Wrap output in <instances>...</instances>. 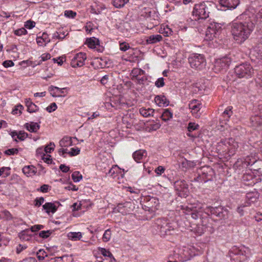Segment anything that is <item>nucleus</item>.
Listing matches in <instances>:
<instances>
[{
	"label": "nucleus",
	"instance_id": "obj_45",
	"mask_svg": "<svg viewBox=\"0 0 262 262\" xmlns=\"http://www.w3.org/2000/svg\"><path fill=\"white\" fill-rule=\"evenodd\" d=\"M55 147V144L53 143H50L45 147V151L46 153H51L52 151H53Z\"/></svg>",
	"mask_w": 262,
	"mask_h": 262
},
{
	"label": "nucleus",
	"instance_id": "obj_14",
	"mask_svg": "<svg viewBox=\"0 0 262 262\" xmlns=\"http://www.w3.org/2000/svg\"><path fill=\"white\" fill-rule=\"evenodd\" d=\"M219 4L222 7L227 9H234L239 4V0H219Z\"/></svg>",
	"mask_w": 262,
	"mask_h": 262
},
{
	"label": "nucleus",
	"instance_id": "obj_60",
	"mask_svg": "<svg viewBox=\"0 0 262 262\" xmlns=\"http://www.w3.org/2000/svg\"><path fill=\"white\" fill-rule=\"evenodd\" d=\"M67 35L64 34V33H62V36H61V33L56 32L53 34V37L56 39H63Z\"/></svg>",
	"mask_w": 262,
	"mask_h": 262
},
{
	"label": "nucleus",
	"instance_id": "obj_38",
	"mask_svg": "<svg viewBox=\"0 0 262 262\" xmlns=\"http://www.w3.org/2000/svg\"><path fill=\"white\" fill-rule=\"evenodd\" d=\"M18 152V149L17 148H10L4 151L5 154L10 156V155H14L17 154Z\"/></svg>",
	"mask_w": 262,
	"mask_h": 262
},
{
	"label": "nucleus",
	"instance_id": "obj_13",
	"mask_svg": "<svg viewBox=\"0 0 262 262\" xmlns=\"http://www.w3.org/2000/svg\"><path fill=\"white\" fill-rule=\"evenodd\" d=\"M68 90L67 88H59L57 86L51 85L48 88V91L50 92L51 95L54 97H64L66 94H63L65 93V91Z\"/></svg>",
	"mask_w": 262,
	"mask_h": 262
},
{
	"label": "nucleus",
	"instance_id": "obj_41",
	"mask_svg": "<svg viewBox=\"0 0 262 262\" xmlns=\"http://www.w3.org/2000/svg\"><path fill=\"white\" fill-rule=\"evenodd\" d=\"M51 55L49 53H45V54H43L41 56H40V58H41V60L36 64H35V65H39L41 64V63L42 62V61H45L48 59H49L51 58Z\"/></svg>",
	"mask_w": 262,
	"mask_h": 262
},
{
	"label": "nucleus",
	"instance_id": "obj_46",
	"mask_svg": "<svg viewBox=\"0 0 262 262\" xmlns=\"http://www.w3.org/2000/svg\"><path fill=\"white\" fill-rule=\"evenodd\" d=\"M27 33V30L24 28H21L14 31V34L17 36H21Z\"/></svg>",
	"mask_w": 262,
	"mask_h": 262
},
{
	"label": "nucleus",
	"instance_id": "obj_43",
	"mask_svg": "<svg viewBox=\"0 0 262 262\" xmlns=\"http://www.w3.org/2000/svg\"><path fill=\"white\" fill-rule=\"evenodd\" d=\"M10 168L8 167H3L0 168V176L3 174H5V177H7L10 174Z\"/></svg>",
	"mask_w": 262,
	"mask_h": 262
},
{
	"label": "nucleus",
	"instance_id": "obj_12",
	"mask_svg": "<svg viewBox=\"0 0 262 262\" xmlns=\"http://www.w3.org/2000/svg\"><path fill=\"white\" fill-rule=\"evenodd\" d=\"M231 252L235 255L245 256V258L251 254V251L249 248L244 246H241L238 247H234L232 248Z\"/></svg>",
	"mask_w": 262,
	"mask_h": 262
},
{
	"label": "nucleus",
	"instance_id": "obj_3",
	"mask_svg": "<svg viewBox=\"0 0 262 262\" xmlns=\"http://www.w3.org/2000/svg\"><path fill=\"white\" fill-rule=\"evenodd\" d=\"M154 227L161 236L172 234L173 228L164 219H158L155 221Z\"/></svg>",
	"mask_w": 262,
	"mask_h": 262
},
{
	"label": "nucleus",
	"instance_id": "obj_49",
	"mask_svg": "<svg viewBox=\"0 0 262 262\" xmlns=\"http://www.w3.org/2000/svg\"><path fill=\"white\" fill-rule=\"evenodd\" d=\"M57 108V105L55 102L52 103L50 105L46 107V110L49 113H51L55 111Z\"/></svg>",
	"mask_w": 262,
	"mask_h": 262
},
{
	"label": "nucleus",
	"instance_id": "obj_54",
	"mask_svg": "<svg viewBox=\"0 0 262 262\" xmlns=\"http://www.w3.org/2000/svg\"><path fill=\"white\" fill-rule=\"evenodd\" d=\"M68 258V257L66 255L61 257H55L53 258L54 261L53 262H65Z\"/></svg>",
	"mask_w": 262,
	"mask_h": 262
},
{
	"label": "nucleus",
	"instance_id": "obj_39",
	"mask_svg": "<svg viewBox=\"0 0 262 262\" xmlns=\"http://www.w3.org/2000/svg\"><path fill=\"white\" fill-rule=\"evenodd\" d=\"M161 125L159 123H155L154 122H150L149 124L148 127L149 130H156L160 127Z\"/></svg>",
	"mask_w": 262,
	"mask_h": 262
},
{
	"label": "nucleus",
	"instance_id": "obj_48",
	"mask_svg": "<svg viewBox=\"0 0 262 262\" xmlns=\"http://www.w3.org/2000/svg\"><path fill=\"white\" fill-rule=\"evenodd\" d=\"M164 79L163 77L158 78L155 82V85L158 88L163 87L164 84Z\"/></svg>",
	"mask_w": 262,
	"mask_h": 262
},
{
	"label": "nucleus",
	"instance_id": "obj_40",
	"mask_svg": "<svg viewBox=\"0 0 262 262\" xmlns=\"http://www.w3.org/2000/svg\"><path fill=\"white\" fill-rule=\"evenodd\" d=\"M199 125L197 124H195V123L193 122H190L189 123L188 125V130L189 132H191L193 130H195L198 129L199 128Z\"/></svg>",
	"mask_w": 262,
	"mask_h": 262
},
{
	"label": "nucleus",
	"instance_id": "obj_64",
	"mask_svg": "<svg viewBox=\"0 0 262 262\" xmlns=\"http://www.w3.org/2000/svg\"><path fill=\"white\" fill-rule=\"evenodd\" d=\"M41 37L43 41L46 43V45L50 41V40L48 37V35L47 33H43Z\"/></svg>",
	"mask_w": 262,
	"mask_h": 262
},
{
	"label": "nucleus",
	"instance_id": "obj_53",
	"mask_svg": "<svg viewBox=\"0 0 262 262\" xmlns=\"http://www.w3.org/2000/svg\"><path fill=\"white\" fill-rule=\"evenodd\" d=\"M3 214L4 215V217L8 221L12 220L13 219V217L10 212L7 210H4L3 212Z\"/></svg>",
	"mask_w": 262,
	"mask_h": 262
},
{
	"label": "nucleus",
	"instance_id": "obj_47",
	"mask_svg": "<svg viewBox=\"0 0 262 262\" xmlns=\"http://www.w3.org/2000/svg\"><path fill=\"white\" fill-rule=\"evenodd\" d=\"M80 151L79 148H72L71 151H69L68 154L70 155V156H75L78 155Z\"/></svg>",
	"mask_w": 262,
	"mask_h": 262
},
{
	"label": "nucleus",
	"instance_id": "obj_9",
	"mask_svg": "<svg viewBox=\"0 0 262 262\" xmlns=\"http://www.w3.org/2000/svg\"><path fill=\"white\" fill-rule=\"evenodd\" d=\"M213 171L210 167H204L200 169L198 176L194 178V180L201 182H206L211 180Z\"/></svg>",
	"mask_w": 262,
	"mask_h": 262
},
{
	"label": "nucleus",
	"instance_id": "obj_63",
	"mask_svg": "<svg viewBox=\"0 0 262 262\" xmlns=\"http://www.w3.org/2000/svg\"><path fill=\"white\" fill-rule=\"evenodd\" d=\"M247 205L242 204L240 206L237 208V212L240 214L241 216H243L244 215V210L243 208L246 207Z\"/></svg>",
	"mask_w": 262,
	"mask_h": 262
},
{
	"label": "nucleus",
	"instance_id": "obj_18",
	"mask_svg": "<svg viewBox=\"0 0 262 262\" xmlns=\"http://www.w3.org/2000/svg\"><path fill=\"white\" fill-rule=\"evenodd\" d=\"M42 208L47 213L50 214L54 213L57 211L58 207L54 203L48 202L42 205Z\"/></svg>",
	"mask_w": 262,
	"mask_h": 262
},
{
	"label": "nucleus",
	"instance_id": "obj_50",
	"mask_svg": "<svg viewBox=\"0 0 262 262\" xmlns=\"http://www.w3.org/2000/svg\"><path fill=\"white\" fill-rule=\"evenodd\" d=\"M28 137V134L24 131H19L17 136V138L21 141L24 140Z\"/></svg>",
	"mask_w": 262,
	"mask_h": 262
},
{
	"label": "nucleus",
	"instance_id": "obj_20",
	"mask_svg": "<svg viewBox=\"0 0 262 262\" xmlns=\"http://www.w3.org/2000/svg\"><path fill=\"white\" fill-rule=\"evenodd\" d=\"M22 171L27 177H31L36 174L37 168L33 165L25 166L22 169Z\"/></svg>",
	"mask_w": 262,
	"mask_h": 262
},
{
	"label": "nucleus",
	"instance_id": "obj_30",
	"mask_svg": "<svg viewBox=\"0 0 262 262\" xmlns=\"http://www.w3.org/2000/svg\"><path fill=\"white\" fill-rule=\"evenodd\" d=\"M251 121L254 125H260L262 124V114L256 115L251 118Z\"/></svg>",
	"mask_w": 262,
	"mask_h": 262
},
{
	"label": "nucleus",
	"instance_id": "obj_28",
	"mask_svg": "<svg viewBox=\"0 0 262 262\" xmlns=\"http://www.w3.org/2000/svg\"><path fill=\"white\" fill-rule=\"evenodd\" d=\"M60 146L68 147L72 145L71 138L68 137L63 138L59 142Z\"/></svg>",
	"mask_w": 262,
	"mask_h": 262
},
{
	"label": "nucleus",
	"instance_id": "obj_33",
	"mask_svg": "<svg viewBox=\"0 0 262 262\" xmlns=\"http://www.w3.org/2000/svg\"><path fill=\"white\" fill-rule=\"evenodd\" d=\"M72 179L75 182H79L82 178V175L80 173L79 171H74L72 174Z\"/></svg>",
	"mask_w": 262,
	"mask_h": 262
},
{
	"label": "nucleus",
	"instance_id": "obj_61",
	"mask_svg": "<svg viewBox=\"0 0 262 262\" xmlns=\"http://www.w3.org/2000/svg\"><path fill=\"white\" fill-rule=\"evenodd\" d=\"M82 202L81 201L79 204H78L77 203H74L72 206L73 208L72 210L74 211L80 209L81 208V206L82 204Z\"/></svg>",
	"mask_w": 262,
	"mask_h": 262
},
{
	"label": "nucleus",
	"instance_id": "obj_19",
	"mask_svg": "<svg viewBox=\"0 0 262 262\" xmlns=\"http://www.w3.org/2000/svg\"><path fill=\"white\" fill-rule=\"evenodd\" d=\"M156 103L159 106H167L169 104V101L164 95H157L155 98Z\"/></svg>",
	"mask_w": 262,
	"mask_h": 262
},
{
	"label": "nucleus",
	"instance_id": "obj_2",
	"mask_svg": "<svg viewBox=\"0 0 262 262\" xmlns=\"http://www.w3.org/2000/svg\"><path fill=\"white\" fill-rule=\"evenodd\" d=\"M188 62L191 68L202 70L206 66V61L204 55L197 53H193L189 55L188 58Z\"/></svg>",
	"mask_w": 262,
	"mask_h": 262
},
{
	"label": "nucleus",
	"instance_id": "obj_1",
	"mask_svg": "<svg viewBox=\"0 0 262 262\" xmlns=\"http://www.w3.org/2000/svg\"><path fill=\"white\" fill-rule=\"evenodd\" d=\"M254 27V23L249 19L244 21H234L230 24V32L234 40L242 44L249 38Z\"/></svg>",
	"mask_w": 262,
	"mask_h": 262
},
{
	"label": "nucleus",
	"instance_id": "obj_21",
	"mask_svg": "<svg viewBox=\"0 0 262 262\" xmlns=\"http://www.w3.org/2000/svg\"><path fill=\"white\" fill-rule=\"evenodd\" d=\"M162 36L160 34L151 35L147 36L146 39V44H154L162 40Z\"/></svg>",
	"mask_w": 262,
	"mask_h": 262
},
{
	"label": "nucleus",
	"instance_id": "obj_58",
	"mask_svg": "<svg viewBox=\"0 0 262 262\" xmlns=\"http://www.w3.org/2000/svg\"><path fill=\"white\" fill-rule=\"evenodd\" d=\"M43 228V226L42 225H35L31 227V230L32 232H34L39 231Z\"/></svg>",
	"mask_w": 262,
	"mask_h": 262
},
{
	"label": "nucleus",
	"instance_id": "obj_34",
	"mask_svg": "<svg viewBox=\"0 0 262 262\" xmlns=\"http://www.w3.org/2000/svg\"><path fill=\"white\" fill-rule=\"evenodd\" d=\"M111 231L110 229L105 230L102 236L103 241L104 242L109 241L111 238Z\"/></svg>",
	"mask_w": 262,
	"mask_h": 262
},
{
	"label": "nucleus",
	"instance_id": "obj_7",
	"mask_svg": "<svg viewBox=\"0 0 262 262\" xmlns=\"http://www.w3.org/2000/svg\"><path fill=\"white\" fill-rule=\"evenodd\" d=\"M159 204L158 199L156 197L147 196L144 199L143 208L145 211L153 212L158 209Z\"/></svg>",
	"mask_w": 262,
	"mask_h": 262
},
{
	"label": "nucleus",
	"instance_id": "obj_37",
	"mask_svg": "<svg viewBox=\"0 0 262 262\" xmlns=\"http://www.w3.org/2000/svg\"><path fill=\"white\" fill-rule=\"evenodd\" d=\"M119 47L120 50L123 52L127 51L130 48L129 44L125 42H120Z\"/></svg>",
	"mask_w": 262,
	"mask_h": 262
},
{
	"label": "nucleus",
	"instance_id": "obj_15",
	"mask_svg": "<svg viewBox=\"0 0 262 262\" xmlns=\"http://www.w3.org/2000/svg\"><path fill=\"white\" fill-rule=\"evenodd\" d=\"M232 109V106H228L222 113V115L220 118V123L222 124L221 125L222 126H223V124H226L227 122L229 121L231 116L233 114Z\"/></svg>",
	"mask_w": 262,
	"mask_h": 262
},
{
	"label": "nucleus",
	"instance_id": "obj_4",
	"mask_svg": "<svg viewBox=\"0 0 262 262\" xmlns=\"http://www.w3.org/2000/svg\"><path fill=\"white\" fill-rule=\"evenodd\" d=\"M234 72L237 77L247 79L252 77L254 70L250 64L244 62L236 66L234 68Z\"/></svg>",
	"mask_w": 262,
	"mask_h": 262
},
{
	"label": "nucleus",
	"instance_id": "obj_24",
	"mask_svg": "<svg viewBox=\"0 0 262 262\" xmlns=\"http://www.w3.org/2000/svg\"><path fill=\"white\" fill-rule=\"evenodd\" d=\"M139 112L142 116L144 117H147L153 115L154 110L150 108H145L142 107L140 109Z\"/></svg>",
	"mask_w": 262,
	"mask_h": 262
},
{
	"label": "nucleus",
	"instance_id": "obj_23",
	"mask_svg": "<svg viewBox=\"0 0 262 262\" xmlns=\"http://www.w3.org/2000/svg\"><path fill=\"white\" fill-rule=\"evenodd\" d=\"M26 128L30 132H36L40 127L37 123L31 122L30 123H27L25 124Z\"/></svg>",
	"mask_w": 262,
	"mask_h": 262
},
{
	"label": "nucleus",
	"instance_id": "obj_56",
	"mask_svg": "<svg viewBox=\"0 0 262 262\" xmlns=\"http://www.w3.org/2000/svg\"><path fill=\"white\" fill-rule=\"evenodd\" d=\"M128 204H129V203H125L124 204H118V205L117 206V210L119 212H121L122 213H125V212L123 210H122V209L124 207H127V206Z\"/></svg>",
	"mask_w": 262,
	"mask_h": 262
},
{
	"label": "nucleus",
	"instance_id": "obj_36",
	"mask_svg": "<svg viewBox=\"0 0 262 262\" xmlns=\"http://www.w3.org/2000/svg\"><path fill=\"white\" fill-rule=\"evenodd\" d=\"M52 233V231L51 230H47V231H41L39 233V236L43 238H47Z\"/></svg>",
	"mask_w": 262,
	"mask_h": 262
},
{
	"label": "nucleus",
	"instance_id": "obj_44",
	"mask_svg": "<svg viewBox=\"0 0 262 262\" xmlns=\"http://www.w3.org/2000/svg\"><path fill=\"white\" fill-rule=\"evenodd\" d=\"M45 199L43 197L37 198L34 200V206L37 207H40L44 202Z\"/></svg>",
	"mask_w": 262,
	"mask_h": 262
},
{
	"label": "nucleus",
	"instance_id": "obj_31",
	"mask_svg": "<svg viewBox=\"0 0 262 262\" xmlns=\"http://www.w3.org/2000/svg\"><path fill=\"white\" fill-rule=\"evenodd\" d=\"M221 219L226 220L229 217V211L227 209L222 207V210L216 215Z\"/></svg>",
	"mask_w": 262,
	"mask_h": 262
},
{
	"label": "nucleus",
	"instance_id": "obj_52",
	"mask_svg": "<svg viewBox=\"0 0 262 262\" xmlns=\"http://www.w3.org/2000/svg\"><path fill=\"white\" fill-rule=\"evenodd\" d=\"M23 109V106L21 105H18L12 110V113L14 115L17 114L18 112L19 114L21 113V110Z\"/></svg>",
	"mask_w": 262,
	"mask_h": 262
},
{
	"label": "nucleus",
	"instance_id": "obj_26",
	"mask_svg": "<svg viewBox=\"0 0 262 262\" xmlns=\"http://www.w3.org/2000/svg\"><path fill=\"white\" fill-rule=\"evenodd\" d=\"M172 113L169 110V109H166L161 115V118L163 121H167L172 118Z\"/></svg>",
	"mask_w": 262,
	"mask_h": 262
},
{
	"label": "nucleus",
	"instance_id": "obj_22",
	"mask_svg": "<svg viewBox=\"0 0 262 262\" xmlns=\"http://www.w3.org/2000/svg\"><path fill=\"white\" fill-rule=\"evenodd\" d=\"M174 187L178 192L184 191L188 188V185L184 180H179L174 183Z\"/></svg>",
	"mask_w": 262,
	"mask_h": 262
},
{
	"label": "nucleus",
	"instance_id": "obj_5",
	"mask_svg": "<svg viewBox=\"0 0 262 262\" xmlns=\"http://www.w3.org/2000/svg\"><path fill=\"white\" fill-rule=\"evenodd\" d=\"M208 5L211 6L208 2L195 4L192 12L193 15L198 19L207 18L210 13Z\"/></svg>",
	"mask_w": 262,
	"mask_h": 262
},
{
	"label": "nucleus",
	"instance_id": "obj_59",
	"mask_svg": "<svg viewBox=\"0 0 262 262\" xmlns=\"http://www.w3.org/2000/svg\"><path fill=\"white\" fill-rule=\"evenodd\" d=\"M165 169L163 166H159L157 168L155 169V172L159 176L161 175L163 173Z\"/></svg>",
	"mask_w": 262,
	"mask_h": 262
},
{
	"label": "nucleus",
	"instance_id": "obj_51",
	"mask_svg": "<svg viewBox=\"0 0 262 262\" xmlns=\"http://www.w3.org/2000/svg\"><path fill=\"white\" fill-rule=\"evenodd\" d=\"M64 15L69 18H74L76 15V13L72 10H66L64 11Z\"/></svg>",
	"mask_w": 262,
	"mask_h": 262
},
{
	"label": "nucleus",
	"instance_id": "obj_10",
	"mask_svg": "<svg viewBox=\"0 0 262 262\" xmlns=\"http://www.w3.org/2000/svg\"><path fill=\"white\" fill-rule=\"evenodd\" d=\"M86 59V54L83 52H79L76 54L72 59L71 65L73 68L81 67L84 65Z\"/></svg>",
	"mask_w": 262,
	"mask_h": 262
},
{
	"label": "nucleus",
	"instance_id": "obj_11",
	"mask_svg": "<svg viewBox=\"0 0 262 262\" xmlns=\"http://www.w3.org/2000/svg\"><path fill=\"white\" fill-rule=\"evenodd\" d=\"M202 104L196 99L191 100L189 103V108L191 110V112L193 116L195 118H199L201 115L200 111L201 108Z\"/></svg>",
	"mask_w": 262,
	"mask_h": 262
},
{
	"label": "nucleus",
	"instance_id": "obj_29",
	"mask_svg": "<svg viewBox=\"0 0 262 262\" xmlns=\"http://www.w3.org/2000/svg\"><path fill=\"white\" fill-rule=\"evenodd\" d=\"M68 236L70 239L73 241L79 240L82 237V234L80 232H70Z\"/></svg>",
	"mask_w": 262,
	"mask_h": 262
},
{
	"label": "nucleus",
	"instance_id": "obj_6",
	"mask_svg": "<svg viewBox=\"0 0 262 262\" xmlns=\"http://www.w3.org/2000/svg\"><path fill=\"white\" fill-rule=\"evenodd\" d=\"M222 31V25L220 24L216 23H210L207 27L206 31V39L212 40L214 38H219Z\"/></svg>",
	"mask_w": 262,
	"mask_h": 262
},
{
	"label": "nucleus",
	"instance_id": "obj_62",
	"mask_svg": "<svg viewBox=\"0 0 262 262\" xmlns=\"http://www.w3.org/2000/svg\"><path fill=\"white\" fill-rule=\"evenodd\" d=\"M14 62L12 60H6L3 63V65L5 68H9L14 66Z\"/></svg>",
	"mask_w": 262,
	"mask_h": 262
},
{
	"label": "nucleus",
	"instance_id": "obj_25",
	"mask_svg": "<svg viewBox=\"0 0 262 262\" xmlns=\"http://www.w3.org/2000/svg\"><path fill=\"white\" fill-rule=\"evenodd\" d=\"M101 253L106 257H108L110 259V262H113L114 261H115V259L113 257V254L112 253L109 251L108 250H106L105 248H101L99 249Z\"/></svg>",
	"mask_w": 262,
	"mask_h": 262
},
{
	"label": "nucleus",
	"instance_id": "obj_32",
	"mask_svg": "<svg viewBox=\"0 0 262 262\" xmlns=\"http://www.w3.org/2000/svg\"><path fill=\"white\" fill-rule=\"evenodd\" d=\"M36 256L39 260H43L46 257H48V255L43 249L39 250L36 253Z\"/></svg>",
	"mask_w": 262,
	"mask_h": 262
},
{
	"label": "nucleus",
	"instance_id": "obj_55",
	"mask_svg": "<svg viewBox=\"0 0 262 262\" xmlns=\"http://www.w3.org/2000/svg\"><path fill=\"white\" fill-rule=\"evenodd\" d=\"M35 23L33 21L28 20L26 22L25 26L26 28L31 29L35 27Z\"/></svg>",
	"mask_w": 262,
	"mask_h": 262
},
{
	"label": "nucleus",
	"instance_id": "obj_16",
	"mask_svg": "<svg viewBox=\"0 0 262 262\" xmlns=\"http://www.w3.org/2000/svg\"><path fill=\"white\" fill-rule=\"evenodd\" d=\"M85 43L88 45V46L91 49H95L97 51L101 52L102 50L99 49L100 43L99 40L98 39L95 37H91L87 38L85 41Z\"/></svg>",
	"mask_w": 262,
	"mask_h": 262
},
{
	"label": "nucleus",
	"instance_id": "obj_17",
	"mask_svg": "<svg viewBox=\"0 0 262 262\" xmlns=\"http://www.w3.org/2000/svg\"><path fill=\"white\" fill-rule=\"evenodd\" d=\"M147 157V152L145 150L139 149L135 151L133 154V157L137 163L142 162L143 159Z\"/></svg>",
	"mask_w": 262,
	"mask_h": 262
},
{
	"label": "nucleus",
	"instance_id": "obj_27",
	"mask_svg": "<svg viewBox=\"0 0 262 262\" xmlns=\"http://www.w3.org/2000/svg\"><path fill=\"white\" fill-rule=\"evenodd\" d=\"M129 2V0H113L112 4L117 8H121Z\"/></svg>",
	"mask_w": 262,
	"mask_h": 262
},
{
	"label": "nucleus",
	"instance_id": "obj_57",
	"mask_svg": "<svg viewBox=\"0 0 262 262\" xmlns=\"http://www.w3.org/2000/svg\"><path fill=\"white\" fill-rule=\"evenodd\" d=\"M181 209L184 210L183 212L186 214H190L192 211V209L187 206H181Z\"/></svg>",
	"mask_w": 262,
	"mask_h": 262
},
{
	"label": "nucleus",
	"instance_id": "obj_8",
	"mask_svg": "<svg viewBox=\"0 0 262 262\" xmlns=\"http://www.w3.org/2000/svg\"><path fill=\"white\" fill-rule=\"evenodd\" d=\"M233 59L231 54L216 59L214 62V69L215 72H219L223 70H226L231 64Z\"/></svg>",
	"mask_w": 262,
	"mask_h": 262
},
{
	"label": "nucleus",
	"instance_id": "obj_42",
	"mask_svg": "<svg viewBox=\"0 0 262 262\" xmlns=\"http://www.w3.org/2000/svg\"><path fill=\"white\" fill-rule=\"evenodd\" d=\"M39 110L38 106H37L36 104H35L34 103H32V104H31L29 107L27 108V111L29 113H34L38 111Z\"/></svg>",
	"mask_w": 262,
	"mask_h": 262
},
{
	"label": "nucleus",
	"instance_id": "obj_35",
	"mask_svg": "<svg viewBox=\"0 0 262 262\" xmlns=\"http://www.w3.org/2000/svg\"><path fill=\"white\" fill-rule=\"evenodd\" d=\"M210 213L212 214H214L215 216H216L217 214H219V212H221V211L222 210V207L219 206L217 207H209V208Z\"/></svg>",
	"mask_w": 262,
	"mask_h": 262
}]
</instances>
